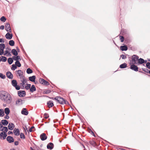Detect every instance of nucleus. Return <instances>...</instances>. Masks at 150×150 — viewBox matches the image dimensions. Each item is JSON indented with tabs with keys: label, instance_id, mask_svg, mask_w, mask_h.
<instances>
[{
	"label": "nucleus",
	"instance_id": "nucleus-1",
	"mask_svg": "<svg viewBox=\"0 0 150 150\" xmlns=\"http://www.w3.org/2000/svg\"><path fill=\"white\" fill-rule=\"evenodd\" d=\"M0 99L8 105L11 104L14 102L13 95L8 92L4 91H0Z\"/></svg>",
	"mask_w": 150,
	"mask_h": 150
},
{
	"label": "nucleus",
	"instance_id": "nucleus-2",
	"mask_svg": "<svg viewBox=\"0 0 150 150\" xmlns=\"http://www.w3.org/2000/svg\"><path fill=\"white\" fill-rule=\"evenodd\" d=\"M52 99L57 100L58 103L61 104H67L68 103L67 101H66L64 99L60 96H57L54 98H52Z\"/></svg>",
	"mask_w": 150,
	"mask_h": 150
},
{
	"label": "nucleus",
	"instance_id": "nucleus-3",
	"mask_svg": "<svg viewBox=\"0 0 150 150\" xmlns=\"http://www.w3.org/2000/svg\"><path fill=\"white\" fill-rule=\"evenodd\" d=\"M11 50L8 47L6 48L4 52V53L3 54L4 55H6L7 57H11Z\"/></svg>",
	"mask_w": 150,
	"mask_h": 150
},
{
	"label": "nucleus",
	"instance_id": "nucleus-4",
	"mask_svg": "<svg viewBox=\"0 0 150 150\" xmlns=\"http://www.w3.org/2000/svg\"><path fill=\"white\" fill-rule=\"evenodd\" d=\"M11 84L17 90H19L20 87L19 86L17 85V82L15 80H13L11 81Z\"/></svg>",
	"mask_w": 150,
	"mask_h": 150
},
{
	"label": "nucleus",
	"instance_id": "nucleus-5",
	"mask_svg": "<svg viewBox=\"0 0 150 150\" xmlns=\"http://www.w3.org/2000/svg\"><path fill=\"white\" fill-rule=\"evenodd\" d=\"M21 83H20V85L24 88L25 84L27 82V81L24 76H22L21 78Z\"/></svg>",
	"mask_w": 150,
	"mask_h": 150
},
{
	"label": "nucleus",
	"instance_id": "nucleus-6",
	"mask_svg": "<svg viewBox=\"0 0 150 150\" xmlns=\"http://www.w3.org/2000/svg\"><path fill=\"white\" fill-rule=\"evenodd\" d=\"M5 48V44L4 43L0 44V55H2L4 53V50Z\"/></svg>",
	"mask_w": 150,
	"mask_h": 150
},
{
	"label": "nucleus",
	"instance_id": "nucleus-7",
	"mask_svg": "<svg viewBox=\"0 0 150 150\" xmlns=\"http://www.w3.org/2000/svg\"><path fill=\"white\" fill-rule=\"evenodd\" d=\"M139 57L138 56L135 55H134L132 56V64H135L136 63V61L138 59Z\"/></svg>",
	"mask_w": 150,
	"mask_h": 150
},
{
	"label": "nucleus",
	"instance_id": "nucleus-8",
	"mask_svg": "<svg viewBox=\"0 0 150 150\" xmlns=\"http://www.w3.org/2000/svg\"><path fill=\"white\" fill-rule=\"evenodd\" d=\"M134 64H132V63H130V69L135 71H138V67Z\"/></svg>",
	"mask_w": 150,
	"mask_h": 150
},
{
	"label": "nucleus",
	"instance_id": "nucleus-9",
	"mask_svg": "<svg viewBox=\"0 0 150 150\" xmlns=\"http://www.w3.org/2000/svg\"><path fill=\"white\" fill-rule=\"evenodd\" d=\"M18 96L20 97H24L25 95V92L24 91H18Z\"/></svg>",
	"mask_w": 150,
	"mask_h": 150
},
{
	"label": "nucleus",
	"instance_id": "nucleus-10",
	"mask_svg": "<svg viewBox=\"0 0 150 150\" xmlns=\"http://www.w3.org/2000/svg\"><path fill=\"white\" fill-rule=\"evenodd\" d=\"M41 139L42 141H44L47 139V137L45 134L43 133L40 136Z\"/></svg>",
	"mask_w": 150,
	"mask_h": 150
},
{
	"label": "nucleus",
	"instance_id": "nucleus-11",
	"mask_svg": "<svg viewBox=\"0 0 150 150\" xmlns=\"http://www.w3.org/2000/svg\"><path fill=\"white\" fill-rule=\"evenodd\" d=\"M6 30L7 31L11 32V29L10 24L9 23H7L5 25Z\"/></svg>",
	"mask_w": 150,
	"mask_h": 150
},
{
	"label": "nucleus",
	"instance_id": "nucleus-12",
	"mask_svg": "<svg viewBox=\"0 0 150 150\" xmlns=\"http://www.w3.org/2000/svg\"><path fill=\"white\" fill-rule=\"evenodd\" d=\"M54 147V145L51 142L49 143L47 145V149L50 150L52 149Z\"/></svg>",
	"mask_w": 150,
	"mask_h": 150
},
{
	"label": "nucleus",
	"instance_id": "nucleus-13",
	"mask_svg": "<svg viewBox=\"0 0 150 150\" xmlns=\"http://www.w3.org/2000/svg\"><path fill=\"white\" fill-rule=\"evenodd\" d=\"M7 77L9 79H12L13 76V74L10 71H8L6 73Z\"/></svg>",
	"mask_w": 150,
	"mask_h": 150
},
{
	"label": "nucleus",
	"instance_id": "nucleus-14",
	"mask_svg": "<svg viewBox=\"0 0 150 150\" xmlns=\"http://www.w3.org/2000/svg\"><path fill=\"white\" fill-rule=\"evenodd\" d=\"M7 140L10 143L13 142L14 140L13 137L11 136H8L6 138Z\"/></svg>",
	"mask_w": 150,
	"mask_h": 150
},
{
	"label": "nucleus",
	"instance_id": "nucleus-15",
	"mask_svg": "<svg viewBox=\"0 0 150 150\" xmlns=\"http://www.w3.org/2000/svg\"><path fill=\"white\" fill-rule=\"evenodd\" d=\"M13 35L12 34H10L9 33H7L5 35L6 38L8 39H11Z\"/></svg>",
	"mask_w": 150,
	"mask_h": 150
},
{
	"label": "nucleus",
	"instance_id": "nucleus-16",
	"mask_svg": "<svg viewBox=\"0 0 150 150\" xmlns=\"http://www.w3.org/2000/svg\"><path fill=\"white\" fill-rule=\"evenodd\" d=\"M13 132L14 134L16 136H18L20 134L19 130L18 129H15Z\"/></svg>",
	"mask_w": 150,
	"mask_h": 150
},
{
	"label": "nucleus",
	"instance_id": "nucleus-17",
	"mask_svg": "<svg viewBox=\"0 0 150 150\" xmlns=\"http://www.w3.org/2000/svg\"><path fill=\"white\" fill-rule=\"evenodd\" d=\"M21 112L22 114L25 115H28V112L26 110V109L25 108H23Z\"/></svg>",
	"mask_w": 150,
	"mask_h": 150
},
{
	"label": "nucleus",
	"instance_id": "nucleus-18",
	"mask_svg": "<svg viewBox=\"0 0 150 150\" xmlns=\"http://www.w3.org/2000/svg\"><path fill=\"white\" fill-rule=\"evenodd\" d=\"M8 127L9 129L12 130L14 127V125L12 123H9L8 124Z\"/></svg>",
	"mask_w": 150,
	"mask_h": 150
},
{
	"label": "nucleus",
	"instance_id": "nucleus-19",
	"mask_svg": "<svg viewBox=\"0 0 150 150\" xmlns=\"http://www.w3.org/2000/svg\"><path fill=\"white\" fill-rule=\"evenodd\" d=\"M13 59L14 60L16 61H19V60H21V59L20 58V56H17V55L16 56H13Z\"/></svg>",
	"mask_w": 150,
	"mask_h": 150
},
{
	"label": "nucleus",
	"instance_id": "nucleus-20",
	"mask_svg": "<svg viewBox=\"0 0 150 150\" xmlns=\"http://www.w3.org/2000/svg\"><path fill=\"white\" fill-rule=\"evenodd\" d=\"M22 100L21 99H18L16 102V105H20L22 103Z\"/></svg>",
	"mask_w": 150,
	"mask_h": 150
},
{
	"label": "nucleus",
	"instance_id": "nucleus-21",
	"mask_svg": "<svg viewBox=\"0 0 150 150\" xmlns=\"http://www.w3.org/2000/svg\"><path fill=\"white\" fill-rule=\"evenodd\" d=\"M2 135H4L3 137V139H6V137L7 136L6 132H1L0 133V136H2Z\"/></svg>",
	"mask_w": 150,
	"mask_h": 150
},
{
	"label": "nucleus",
	"instance_id": "nucleus-22",
	"mask_svg": "<svg viewBox=\"0 0 150 150\" xmlns=\"http://www.w3.org/2000/svg\"><path fill=\"white\" fill-rule=\"evenodd\" d=\"M120 48L122 51H126L128 49L126 45L121 46Z\"/></svg>",
	"mask_w": 150,
	"mask_h": 150
},
{
	"label": "nucleus",
	"instance_id": "nucleus-23",
	"mask_svg": "<svg viewBox=\"0 0 150 150\" xmlns=\"http://www.w3.org/2000/svg\"><path fill=\"white\" fill-rule=\"evenodd\" d=\"M1 122L3 125L5 126L7 125L8 123V121L6 120H2L1 121Z\"/></svg>",
	"mask_w": 150,
	"mask_h": 150
},
{
	"label": "nucleus",
	"instance_id": "nucleus-24",
	"mask_svg": "<svg viewBox=\"0 0 150 150\" xmlns=\"http://www.w3.org/2000/svg\"><path fill=\"white\" fill-rule=\"evenodd\" d=\"M29 79L30 81L32 82H34L35 79V76H30L29 77Z\"/></svg>",
	"mask_w": 150,
	"mask_h": 150
},
{
	"label": "nucleus",
	"instance_id": "nucleus-25",
	"mask_svg": "<svg viewBox=\"0 0 150 150\" xmlns=\"http://www.w3.org/2000/svg\"><path fill=\"white\" fill-rule=\"evenodd\" d=\"M138 63L139 64H141L144 63V60L141 58H140L139 59H138Z\"/></svg>",
	"mask_w": 150,
	"mask_h": 150
},
{
	"label": "nucleus",
	"instance_id": "nucleus-26",
	"mask_svg": "<svg viewBox=\"0 0 150 150\" xmlns=\"http://www.w3.org/2000/svg\"><path fill=\"white\" fill-rule=\"evenodd\" d=\"M47 104L49 108L52 107L54 105L53 103L51 101H48L47 103Z\"/></svg>",
	"mask_w": 150,
	"mask_h": 150
},
{
	"label": "nucleus",
	"instance_id": "nucleus-27",
	"mask_svg": "<svg viewBox=\"0 0 150 150\" xmlns=\"http://www.w3.org/2000/svg\"><path fill=\"white\" fill-rule=\"evenodd\" d=\"M10 110L8 108H6L4 109V112L6 115H8L10 113Z\"/></svg>",
	"mask_w": 150,
	"mask_h": 150
},
{
	"label": "nucleus",
	"instance_id": "nucleus-28",
	"mask_svg": "<svg viewBox=\"0 0 150 150\" xmlns=\"http://www.w3.org/2000/svg\"><path fill=\"white\" fill-rule=\"evenodd\" d=\"M30 91L31 92H33L36 91V88L34 85H32L30 88Z\"/></svg>",
	"mask_w": 150,
	"mask_h": 150
},
{
	"label": "nucleus",
	"instance_id": "nucleus-29",
	"mask_svg": "<svg viewBox=\"0 0 150 150\" xmlns=\"http://www.w3.org/2000/svg\"><path fill=\"white\" fill-rule=\"evenodd\" d=\"M11 52L15 56H17L18 54L17 52L15 49H13L11 51Z\"/></svg>",
	"mask_w": 150,
	"mask_h": 150
},
{
	"label": "nucleus",
	"instance_id": "nucleus-30",
	"mask_svg": "<svg viewBox=\"0 0 150 150\" xmlns=\"http://www.w3.org/2000/svg\"><path fill=\"white\" fill-rule=\"evenodd\" d=\"M127 64L126 63H124L123 64H121L120 65V67L121 69L125 68L127 67Z\"/></svg>",
	"mask_w": 150,
	"mask_h": 150
},
{
	"label": "nucleus",
	"instance_id": "nucleus-31",
	"mask_svg": "<svg viewBox=\"0 0 150 150\" xmlns=\"http://www.w3.org/2000/svg\"><path fill=\"white\" fill-rule=\"evenodd\" d=\"M4 115V111L3 109H0V116L1 117L3 116Z\"/></svg>",
	"mask_w": 150,
	"mask_h": 150
},
{
	"label": "nucleus",
	"instance_id": "nucleus-32",
	"mask_svg": "<svg viewBox=\"0 0 150 150\" xmlns=\"http://www.w3.org/2000/svg\"><path fill=\"white\" fill-rule=\"evenodd\" d=\"M8 62L9 64H12L13 62V60L11 58H9L8 59Z\"/></svg>",
	"mask_w": 150,
	"mask_h": 150
},
{
	"label": "nucleus",
	"instance_id": "nucleus-33",
	"mask_svg": "<svg viewBox=\"0 0 150 150\" xmlns=\"http://www.w3.org/2000/svg\"><path fill=\"white\" fill-rule=\"evenodd\" d=\"M14 42L13 40H10L9 42V45L11 46H13L14 45Z\"/></svg>",
	"mask_w": 150,
	"mask_h": 150
},
{
	"label": "nucleus",
	"instance_id": "nucleus-34",
	"mask_svg": "<svg viewBox=\"0 0 150 150\" xmlns=\"http://www.w3.org/2000/svg\"><path fill=\"white\" fill-rule=\"evenodd\" d=\"M15 65L18 67H20L21 66V64L19 61H16V62L15 63Z\"/></svg>",
	"mask_w": 150,
	"mask_h": 150
},
{
	"label": "nucleus",
	"instance_id": "nucleus-35",
	"mask_svg": "<svg viewBox=\"0 0 150 150\" xmlns=\"http://www.w3.org/2000/svg\"><path fill=\"white\" fill-rule=\"evenodd\" d=\"M6 20V18L4 16L1 17L0 18V20L3 22H5Z\"/></svg>",
	"mask_w": 150,
	"mask_h": 150
},
{
	"label": "nucleus",
	"instance_id": "nucleus-36",
	"mask_svg": "<svg viewBox=\"0 0 150 150\" xmlns=\"http://www.w3.org/2000/svg\"><path fill=\"white\" fill-rule=\"evenodd\" d=\"M23 73L21 70H19L18 71V74L20 76H21L23 75Z\"/></svg>",
	"mask_w": 150,
	"mask_h": 150
},
{
	"label": "nucleus",
	"instance_id": "nucleus-37",
	"mask_svg": "<svg viewBox=\"0 0 150 150\" xmlns=\"http://www.w3.org/2000/svg\"><path fill=\"white\" fill-rule=\"evenodd\" d=\"M31 85L29 84H26V86H25V88L26 90H28L29 88H30Z\"/></svg>",
	"mask_w": 150,
	"mask_h": 150
},
{
	"label": "nucleus",
	"instance_id": "nucleus-38",
	"mask_svg": "<svg viewBox=\"0 0 150 150\" xmlns=\"http://www.w3.org/2000/svg\"><path fill=\"white\" fill-rule=\"evenodd\" d=\"M2 58L1 59V61L3 62H5L7 60V58L4 56H1Z\"/></svg>",
	"mask_w": 150,
	"mask_h": 150
},
{
	"label": "nucleus",
	"instance_id": "nucleus-39",
	"mask_svg": "<svg viewBox=\"0 0 150 150\" xmlns=\"http://www.w3.org/2000/svg\"><path fill=\"white\" fill-rule=\"evenodd\" d=\"M27 73L28 74H30L32 73V71L30 68H28L26 71Z\"/></svg>",
	"mask_w": 150,
	"mask_h": 150
},
{
	"label": "nucleus",
	"instance_id": "nucleus-40",
	"mask_svg": "<svg viewBox=\"0 0 150 150\" xmlns=\"http://www.w3.org/2000/svg\"><path fill=\"white\" fill-rule=\"evenodd\" d=\"M0 77L2 79H5L6 77L5 75L1 73H0Z\"/></svg>",
	"mask_w": 150,
	"mask_h": 150
},
{
	"label": "nucleus",
	"instance_id": "nucleus-41",
	"mask_svg": "<svg viewBox=\"0 0 150 150\" xmlns=\"http://www.w3.org/2000/svg\"><path fill=\"white\" fill-rule=\"evenodd\" d=\"M17 68V66L15 64H13L12 67L11 68V69L12 70H14Z\"/></svg>",
	"mask_w": 150,
	"mask_h": 150
},
{
	"label": "nucleus",
	"instance_id": "nucleus-42",
	"mask_svg": "<svg viewBox=\"0 0 150 150\" xmlns=\"http://www.w3.org/2000/svg\"><path fill=\"white\" fill-rule=\"evenodd\" d=\"M20 134L21 138L23 139H24L25 138V135L23 133H21Z\"/></svg>",
	"mask_w": 150,
	"mask_h": 150
},
{
	"label": "nucleus",
	"instance_id": "nucleus-43",
	"mask_svg": "<svg viewBox=\"0 0 150 150\" xmlns=\"http://www.w3.org/2000/svg\"><path fill=\"white\" fill-rule=\"evenodd\" d=\"M0 130L1 131H4V127H3L0 122Z\"/></svg>",
	"mask_w": 150,
	"mask_h": 150
},
{
	"label": "nucleus",
	"instance_id": "nucleus-44",
	"mask_svg": "<svg viewBox=\"0 0 150 150\" xmlns=\"http://www.w3.org/2000/svg\"><path fill=\"white\" fill-rule=\"evenodd\" d=\"M39 81L41 83L43 84L45 80L42 79H40Z\"/></svg>",
	"mask_w": 150,
	"mask_h": 150
},
{
	"label": "nucleus",
	"instance_id": "nucleus-45",
	"mask_svg": "<svg viewBox=\"0 0 150 150\" xmlns=\"http://www.w3.org/2000/svg\"><path fill=\"white\" fill-rule=\"evenodd\" d=\"M146 66L148 68L150 69V62H148L147 63Z\"/></svg>",
	"mask_w": 150,
	"mask_h": 150
},
{
	"label": "nucleus",
	"instance_id": "nucleus-46",
	"mask_svg": "<svg viewBox=\"0 0 150 150\" xmlns=\"http://www.w3.org/2000/svg\"><path fill=\"white\" fill-rule=\"evenodd\" d=\"M4 131H2V132H7L8 131V129L7 127H4Z\"/></svg>",
	"mask_w": 150,
	"mask_h": 150
},
{
	"label": "nucleus",
	"instance_id": "nucleus-47",
	"mask_svg": "<svg viewBox=\"0 0 150 150\" xmlns=\"http://www.w3.org/2000/svg\"><path fill=\"white\" fill-rule=\"evenodd\" d=\"M120 57L123 59H125L127 58L126 56L124 54L121 55Z\"/></svg>",
	"mask_w": 150,
	"mask_h": 150
},
{
	"label": "nucleus",
	"instance_id": "nucleus-48",
	"mask_svg": "<svg viewBox=\"0 0 150 150\" xmlns=\"http://www.w3.org/2000/svg\"><path fill=\"white\" fill-rule=\"evenodd\" d=\"M51 92V91L50 90H45L44 91V93L46 94H48L50 93Z\"/></svg>",
	"mask_w": 150,
	"mask_h": 150
},
{
	"label": "nucleus",
	"instance_id": "nucleus-49",
	"mask_svg": "<svg viewBox=\"0 0 150 150\" xmlns=\"http://www.w3.org/2000/svg\"><path fill=\"white\" fill-rule=\"evenodd\" d=\"M142 69V70L143 71H144L145 72H146L147 73H149V71L148 69H147L144 68V69Z\"/></svg>",
	"mask_w": 150,
	"mask_h": 150
},
{
	"label": "nucleus",
	"instance_id": "nucleus-50",
	"mask_svg": "<svg viewBox=\"0 0 150 150\" xmlns=\"http://www.w3.org/2000/svg\"><path fill=\"white\" fill-rule=\"evenodd\" d=\"M44 115L45 116V117H44L46 119L47 118L49 117L48 114H47V113H45L44 114Z\"/></svg>",
	"mask_w": 150,
	"mask_h": 150
},
{
	"label": "nucleus",
	"instance_id": "nucleus-51",
	"mask_svg": "<svg viewBox=\"0 0 150 150\" xmlns=\"http://www.w3.org/2000/svg\"><path fill=\"white\" fill-rule=\"evenodd\" d=\"M120 40L121 42H123L124 40V38L122 36H120Z\"/></svg>",
	"mask_w": 150,
	"mask_h": 150
},
{
	"label": "nucleus",
	"instance_id": "nucleus-52",
	"mask_svg": "<svg viewBox=\"0 0 150 150\" xmlns=\"http://www.w3.org/2000/svg\"><path fill=\"white\" fill-rule=\"evenodd\" d=\"M34 128V127L33 126L31 127L28 130V132H32V129L33 128Z\"/></svg>",
	"mask_w": 150,
	"mask_h": 150
},
{
	"label": "nucleus",
	"instance_id": "nucleus-53",
	"mask_svg": "<svg viewBox=\"0 0 150 150\" xmlns=\"http://www.w3.org/2000/svg\"><path fill=\"white\" fill-rule=\"evenodd\" d=\"M90 144L93 146H94L95 145V142L94 141H91L90 142Z\"/></svg>",
	"mask_w": 150,
	"mask_h": 150
},
{
	"label": "nucleus",
	"instance_id": "nucleus-54",
	"mask_svg": "<svg viewBox=\"0 0 150 150\" xmlns=\"http://www.w3.org/2000/svg\"><path fill=\"white\" fill-rule=\"evenodd\" d=\"M43 84L46 85H47L49 84V83L48 82L45 80Z\"/></svg>",
	"mask_w": 150,
	"mask_h": 150
},
{
	"label": "nucleus",
	"instance_id": "nucleus-55",
	"mask_svg": "<svg viewBox=\"0 0 150 150\" xmlns=\"http://www.w3.org/2000/svg\"><path fill=\"white\" fill-rule=\"evenodd\" d=\"M9 116H8V115H6L5 116L4 118L5 119H8L9 118Z\"/></svg>",
	"mask_w": 150,
	"mask_h": 150
},
{
	"label": "nucleus",
	"instance_id": "nucleus-56",
	"mask_svg": "<svg viewBox=\"0 0 150 150\" xmlns=\"http://www.w3.org/2000/svg\"><path fill=\"white\" fill-rule=\"evenodd\" d=\"M4 28V26L3 25H2L0 26V29L1 30H3Z\"/></svg>",
	"mask_w": 150,
	"mask_h": 150
},
{
	"label": "nucleus",
	"instance_id": "nucleus-57",
	"mask_svg": "<svg viewBox=\"0 0 150 150\" xmlns=\"http://www.w3.org/2000/svg\"><path fill=\"white\" fill-rule=\"evenodd\" d=\"M4 40L2 38H0V42L1 43H4Z\"/></svg>",
	"mask_w": 150,
	"mask_h": 150
},
{
	"label": "nucleus",
	"instance_id": "nucleus-58",
	"mask_svg": "<svg viewBox=\"0 0 150 150\" xmlns=\"http://www.w3.org/2000/svg\"><path fill=\"white\" fill-rule=\"evenodd\" d=\"M14 144L15 145H18L19 144V142L18 141H16L14 143Z\"/></svg>",
	"mask_w": 150,
	"mask_h": 150
},
{
	"label": "nucleus",
	"instance_id": "nucleus-59",
	"mask_svg": "<svg viewBox=\"0 0 150 150\" xmlns=\"http://www.w3.org/2000/svg\"><path fill=\"white\" fill-rule=\"evenodd\" d=\"M13 134V132L12 131H9L8 132V135H9L11 134Z\"/></svg>",
	"mask_w": 150,
	"mask_h": 150
},
{
	"label": "nucleus",
	"instance_id": "nucleus-60",
	"mask_svg": "<svg viewBox=\"0 0 150 150\" xmlns=\"http://www.w3.org/2000/svg\"><path fill=\"white\" fill-rule=\"evenodd\" d=\"M3 136H4V135H2V136H1V137L0 136V139H3Z\"/></svg>",
	"mask_w": 150,
	"mask_h": 150
},
{
	"label": "nucleus",
	"instance_id": "nucleus-61",
	"mask_svg": "<svg viewBox=\"0 0 150 150\" xmlns=\"http://www.w3.org/2000/svg\"><path fill=\"white\" fill-rule=\"evenodd\" d=\"M147 62V61L146 60H144V63H146Z\"/></svg>",
	"mask_w": 150,
	"mask_h": 150
},
{
	"label": "nucleus",
	"instance_id": "nucleus-62",
	"mask_svg": "<svg viewBox=\"0 0 150 150\" xmlns=\"http://www.w3.org/2000/svg\"><path fill=\"white\" fill-rule=\"evenodd\" d=\"M24 130H25V132H26V130H25V128H24Z\"/></svg>",
	"mask_w": 150,
	"mask_h": 150
},
{
	"label": "nucleus",
	"instance_id": "nucleus-63",
	"mask_svg": "<svg viewBox=\"0 0 150 150\" xmlns=\"http://www.w3.org/2000/svg\"><path fill=\"white\" fill-rule=\"evenodd\" d=\"M30 149H31L32 150V149H33V148H32V147H30Z\"/></svg>",
	"mask_w": 150,
	"mask_h": 150
},
{
	"label": "nucleus",
	"instance_id": "nucleus-64",
	"mask_svg": "<svg viewBox=\"0 0 150 150\" xmlns=\"http://www.w3.org/2000/svg\"><path fill=\"white\" fill-rule=\"evenodd\" d=\"M150 62V59L148 60Z\"/></svg>",
	"mask_w": 150,
	"mask_h": 150
}]
</instances>
